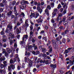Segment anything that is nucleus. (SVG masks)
I'll return each instance as SVG.
<instances>
[{
    "mask_svg": "<svg viewBox=\"0 0 74 74\" xmlns=\"http://www.w3.org/2000/svg\"><path fill=\"white\" fill-rule=\"evenodd\" d=\"M51 6L52 8L54 7V3H51Z\"/></svg>",
    "mask_w": 74,
    "mask_h": 74,
    "instance_id": "obj_47",
    "label": "nucleus"
},
{
    "mask_svg": "<svg viewBox=\"0 0 74 74\" xmlns=\"http://www.w3.org/2000/svg\"><path fill=\"white\" fill-rule=\"evenodd\" d=\"M17 68L18 70H21V67H20V66H19L18 65Z\"/></svg>",
    "mask_w": 74,
    "mask_h": 74,
    "instance_id": "obj_57",
    "label": "nucleus"
},
{
    "mask_svg": "<svg viewBox=\"0 0 74 74\" xmlns=\"http://www.w3.org/2000/svg\"><path fill=\"white\" fill-rule=\"evenodd\" d=\"M53 26L54 27H56V23H55L53 24Z\"/></svg>",
    "mask_w": 74,
    "mask_h": 74,
    "instance_id": "obj_51",
    "label": "nucleus"
},
{
    "mask_svg": "<svg viewBox=\"0 0 74 74\" xmlns=\"http://www.w3.org/2000/svg\"><path fill=\"white\" fill-rule=\"evenodd\" d=\"M45 13H47L48 12H49V11H48V10L46 8L45 10Z\"/></svg>",
    "mask_w": 74,
    "mask_h": 74,
    "instance_id": "obj_43",
    "label": "nucleus"
},
{
    "mask_svg": "<svg viewBox=\"0 0 74 74\" xmlns=\"http://www.w3.org/2000/svg\"><path fill=\"white\" fill-rule=\"evenodd\" d=\"M16 33L17 34H19V33H21V27H19V29L17 28L16 29Z\"/></svg>",
    "mask_w": 74,
    "mask_h": 74,
    "instance_id": "obj_8",
    "label": "nucleus"
},
{
    "mask_svg": "<svg viewBox=\"0 0 74 74\" xmlns=\"http://www.w3.org/2000/svg\"><path fill=\"white\" fill-rule=\"evenodd\" d=\"M72 11H74V5L72 4L71 6Z\"/></svg>",
    "mask_w": 74,
    "mask_h": 74,
    "instance_id": "obj_23",
    "label": "nucleus"
},
{
    "mask_svg": "<svg viewBox=\"0 0 74 74\" xmlns=\"http://www.w3.org/2000/svg\"><path fill=\"white\" fill-rule=\"evenodd\" d=\"M12 12L11 11H9V12L8 13L7 15L8 16H10L11 15H12Z\"/></svg>",
    "mask_w": 74,
    "mask_h": 74,
    "instance_id": "obj_16",
    "label": "nucleus"
},
{
    "mask_svg": "<svg viewBox=\"0 0 74 74\" xmlns=\"http://www.w3.org/2000/svg\"><path fill=\"white\" fill-rule=\"evenodd\" d=\"M50 66L53 70V72H52V73H53L54 71V69H55V68L56 67V65H54L53 64H50Z\"/></svg>",
    "mask_w": 74,
    "mask_h": 74,
    "instance_id": "obj_5",
    "label": "nucleus"
},
{
    "mask_svg": "<svg viewBox=\"0 0 74 74\" xmlns=\"http://www.w3.org/2000/svg\"><path fill=\"white\" fill-rule=\"evenodd\" d=\"M32 62H30L29 64V67H31L32 66Z\"/></svg>",
    "mask_w": 74,
    "mask_h": 74,
    "instance_id": "obj_56",
    "label": "nucleus"
},
{
    "mask_svg": "<svg viewBox=\"0 0 74 74\" xmlns=\"http://www.w3.org/2000/svg\"><path fill=\"white\" fill-rule=\"evenodd\" d=\"M40 29H41V28L40 27H38L37 29V31L38 32V31H39Z\"/></svg>",
    "mask_w": 74,
    "mask_h": 74,
    "instance_id": "obj_63",
    "label": "nucleus"
},
{
    "mask_svg": "<svg viewBox=\"0 0 74 74\" xmlns=\"http://www.w3.org/2000/svg\"><path fill=\"white\" fill-rule=\"evenodd\" d=\"M33 72H34V73H35V72L37 71V69H36V68H34L33 69Z\"/></svg>",
    "mask_w": 74,
    "mask_h": 74,
    "instance_id": "obj_59",
    "label": "nucleus"
},
{
    "mask_svg": "<svg viewBox=\"0 0 74 74\" xmlns=\"http://www.w3.org/2000/svg\"><path fill=\"white\" fill-rule=\"evenodd\" d=\"M20 23H23V20H22V18H21L20 19Z\"/></svg>",
    "mask_w": 74,
    "mask_h": 74,
    "instance_id": "obj_45",
    "label": "nucleus"
},
{
    "mask_svg": "<svg viewBox=\"0 0 74 74\" xmlns=\"http://www.w3.org/2000/svg\"><path fill=\"white\" fill-rule=\"evenodd\" d=\"M11 66H8V70L9 71H11Z\"/></svg>",
    "mask_w": 74,
    "mask_h": 74,
    "instance_id": "obj_58",
    "label": "nucleus"
},
{
    "mask_svg": "<svg viewBox=\"0 0 74 74\" xmlns=\"http://www.w3.org/2000/svg\"><path fill=\"white\" fill-rule=\"evenodd\" d=\"M46 8L47 9H48V10H51V7H50V5H48L47 6Z\"/></svg>",
    "mask_w": 74,
    "mask_h": 74,
    "instance_id": "obj_29",
    "label": "nucleus"
},
{
    "mask_svg": "<svg viewBox=\"0 0 74 74\" xmlns=\"http://www.w3.org/2000/svg\"><path fill=\"white\" fill-rule=\"evenodd\" d=\"M10 67L13 70H14V69H15V65H14L12 64H11L10 65Z\"/></svg>",
    "mask_w": 74,
    "mask_h": 74,
    "instance_id": "obj_17",
    "label": "nucleus"
},
{
    "mask_svg": "<svg viewBox=\"0 0 74 74\" xmlns=\"http://www.w3.org/2000/svg\"><path fill=\"white\" fill-rule=\"evenodd\" d=\"M69 32V30H66L65 32H64V33H65V34H67L68 32Z\"/></svg>",
    "mask_w": 74,
    "mask_h": 74,
    "instance_id": "obj_50",
    "label": "nucleus"
},
{
    "mask_svg": "<svg viewBox=\"0 0 74 74\" xmlns=\"http://www.w3.org/2000/svg\"><path fill=\"white\" fill-rule=\"evenodd\" d=\"M58 11V9L57 8L54 9V12L56 13Z\"/></svg>",
    "mask_w": 74,
    "mask_h": 74,
    "instance_id": "obj_48",
    "label": "nucleus"
},
{
    "mask_svg": "<svg viewBox=\"0 0 74 74\" xmlns=\"http://www.w3.org/2000/svg\"><path fill=\"white\" fill-rule=\"evenodd\" d=\"M7 51L8 52V53L10 54L11 53V50L9 48H7Z\"/></svg>",
    "mask_w": 74,
    "mask_h": 74,
    "instance_id": "obj_26",
    "label": "nucleus"
},
{
    "mask_svg": "<svg viewBox=\"0 0 74 74\" xmlns=\"http://www.w3.org/2000/svg\"><path fill=\"white\" fill-rule=\"evenodd\" d=\"M30 55V53H27V51H25V55H26V56H27V55H28V56H29Z\"/></svg>",
    "mask_w": 74,
    "mask_h": 74,
    "instance_id": "obj_30",
    "label": "nucleus"
},
{
    "mask_svg": "<svg viewBox=\"0 0 74 74\" xmlns=\"http://www.w3.org/2000/svg\"><path fill=\"white\" fill-rule=\"evenodd\" d=\"M3 63L4 64V65L6 67V66H7V65H8V63H7V61H4L3 62Z\"/></svg>",
    "mask_w": 74,
    "mask_h": 74,
    "instance_id": "obj_20",
    "label": "nucleus"
},
{
    "mask_svg": "<svg viewBox=\"0 0 74 74\" xmlns=\"http://www.w3.org/2000/svg\"><path fill=\"white\" fill-rule=\"evenodd\" d=\"M71 59H72L73 61H71V60H69V62H70V63H69L70 64L67 67V69H70V66H72V65H73L74 64V56H72L71 58Z\"/></svg>",
    "mask_w": 74,
    "mask_h": 74,
    "instance_id": "obj_1",
    "label": "nucleus"
},
{
    "mask_svg": "<svg viewBox=\"0 0 74 74\" xmlns=\"http://www.w3.org/2000/svg\"><path fill=\"white\" fill-rule=\"evenodd\" d=\"M42 52H46V50L44 48L42 49Z\"/></svg>",
    "mask_w": 74,
    "mask_h": 74,
    "instance_id": "obj_46",
    "label": "nucleus"
},
{
    "mask_svg": "<svg viewBox=\"0 0 74 74\" xmlns=\"http://www.w3.org/2000/svg\"><path fill=\"white\" fill-rule=\"evenodd\" d=\"M25 61V62H26L27 61V58L26 57H25L24 58Z\"/></svg>",
    "mask_w": 74,
    "mask_h": 74,
    "instance_id": "obj_52",
    "label": "nucleus"
},
{
    "mask_svg": "<svg viewBox=\"0 0 74 74\" xmlns=\"http://www.w3.org/2000/svg\"><path fill=\"white\" fill-rule=\"evenodd\" d=\"M51 30L53 33H56V30L55 28H53L51 29Z\"/></svg>",
    "mask_w": 74,
    "mask_h": 74,
    "instance_id": "obj_15",
    "label": "nucleus"
},
{
    "mask_svg": "<svg viewBox=\"0 0 74 74\" xmlns=\"http://www.w3.org/2000/svg\"><path fill=\"white\" fill-rule=\"evenodd\" d=\"M14 34H12L11 35V38H14Z\"/></svg>",
    "mask_w": 74,
    "mask_h": 74,
    "instance_id": "obj_60",
    "label": "nucleus"
},
{
    "mask_svg": "<svg viewBox=\"0 0 74 74\" xmlns=\"http://www.w3.org/2000/svg\"><path fill=\"white\" fill-rule=\"evenodd\" d=\"M49 49L48 52L49 53H51V52L52 51V47L51 46L49 47Z\"/></svg>",
    "mask_w": 74,
    "mask_h": 74,
    "instance_id": "obj_10",
    "label": "nucleus"
},
{
    "mask_svg": "<svg viewBox=\"0 0 74 74\" xmlns=\"http://www.w3.org/2000/svg\"><path fill=\"white\" fill-rule=\"evenodd\" d=\"M32 47L34 48V50H36L37 49V46L34 43L32 44Z\"/></svg>",
    "mask_w": 74,
    "mask_h": 74,
    "instance_id": "obj_9",
    "label": "nucleus"
},
{
    "mask_svg": "<svg viewBox=\"0 0 74 74\" xmlns=\"http://www.w3.org/2000/svg\"><path fill=\"white\" fill-rule=\"evenodd\" d=\"M40 23H41V22H42V19H41V18H39V19L37 20V23H40Z\"/></svg>",
    "mask_w": 74,
    "mask_h": 74,
    "instance_id": "obj_24",
    "label": "nucleus"
},
{
    "mask_svg": "<svg viewBox=\"0 0 74 74\" xmlns=\"http://www.w3.org/2000/svg\"><path fill=\"white\" fill-rule=\"evenodd\" d=\"M42 38L43 40H45V41H47V38L46 37H43Z\"/></svg>",
    "mask_w": 74,
    "mask_h": 74,
    "instance_id": "obj_39",
    "label": "nucleus"
},
{
    "mask_svg": "<svg viewBox=\"0 0 74 74\" xmlns=\"http://www.w3.org/2000/svg\"><path fill=\"white\" fill-rule=\"evenodd\" d=\"M44 4V2H41L40 3V5H43Z\"/></svg>",
    "mask_w": 74,
    "mask_h": 74,
    "instance_id": "obj_64",
    "label": "nucleus"
},
{
    "mask_svg": "<svg viewBox=\"0 0 74 74\" xmlns=\"http://www.w3.org/2000/svg\"><path fill=\"white\" fill-rule=\"evenodd\" d=\"M52 15H53L52 16V18H53V17H54V16H56V13L53 12L52 13Z\"/></svg>",
    "mask_w": 74,
    "mask_h": 74,
    "instance_id": "obj_25",
    "label": "nucleus"
},
{
    "mask_svg": "<svg viewBox=\"0 0 74 74\" xmlns=\"http://www.w3.org/2000/svg\"><path fill=\"white\" fill-rule=\"evenodd\" d=\"M0 73H1V74H5V70H0Z\"/></svg>",
    "mask_w": 74,
    "mask_h": 74,
    "instance_id": "obj_13",
    "label": "nucleus"
},
{
    "mask_svg": "<svg viewBox=\"0 0 74 74\" xmlns=\"http://www.w3.org/2000/svg\"><path fill=\"white\" fill-rule=\"evenodd\" d=\"M67 23H68L67 21H65L63 23V24L64 25H67Z\"/></svg>",
    "mask_w": 74,
    "mask_h": 74,
    "instance_id": "obj_54",
    "label": "nucleus"
},
{
    "mask_svg": "<svg viewBox=\"0 0 74 74\" xmlns=\"http://www.w3.org/2000/svg\"><path fill=\"white\" fill-rule=\"evenodd\" d=\"M52 42H53V44L54 45L56 44V41L55 40H52Z\"/></svg>",
    "mask_w": 74,
    "mask_h": 74,
    "instance_id": "obj_22",
    "label": "nucleus"
},
{
    "mask_svg": "<svg viewBox=\"0 0 74 74\" xmlns=\"http://www.w3.org/2000/svg\"><path fill=\"white\" fill-rule=\"evenodd\" d=\"M29 34L30 38H29V39H30V38H32V37L33 36V32L32 31H31L29 33Z\"/></svg>",
    "mask_w": 74,
    "mask_h": 74,
    "instance_id": "obj_12",
    "label": "nucleus"
},
{
    "mask_svg": "<svg viewBox=\"0 0 74 74\" xmlns=\"http://www.w3.org/2000/svg\"><path fill=\"white\" fill-rule=\"evenodd\" d=\"M66 17H65L64 18H62V22H64L66 21Z\"/></svg>",
    "mask_w": 74,
    "mask_h": 74,
    "instance_id": "obj_49",
    "label": "nucleus"
},
{
    "mask_svg": "<svg viewBox=\"0 0 74 74\" xmlns=\"http://www.w3.org/2000/svg\"><path fill=\"white\" fill-rule=\"evenodd\" d=\"M21 4V5H20V9L23 10L25 8H26V4H22V3Z\"/></svg>",
    "mask_w": 74,
    "mask_h": 74,
    "instance_id": "obj_4",
    "label": "nucleus"
},
{
    "mask_svg": "<svg viewBox=\"0 0 74 74\" xmlns=\"http://www.w3.org/2000/svg\"><path fill=\"white\" fill-rule=\"evenodd\" d=\"M13 42V40H12L10 41V45H12V43Z\"/></svg>",
    "mask_w": 74,
    "mask_h": 74,
    "instance_id": "obj_41",
    "label": "nucleus"
},
{
    "mask_svg": "<svg viewBox=\"0 0 74 74\" xmlns=\"http://www.w3.org/2000/svg\"><path fill=\"white\" fill-rule=\"evenodd\" d=\"M21 14L22 16H23V18H24V17L25 16V14H24V13H23V12H21Z\"/></svg>",
    "mask_w": 74,
    "mask_h": 74,
    "instance_id": "obj_36",
    "label": "nucleus"
},
{
    "mask_svg": "<svg viewBox=\"0 0 74 74\" xmlns=\"http://www.w3.org/2000/svg\"><path fill=\"white\" fill-rule=\"evenodd\" d=\"M1 35H4V32L3 31V30L1 32Z\"/></svg>",
    "mask_w": 74,
    "mask_h": 74,
    "instance_id": "obj_44",
    "label": "nucleus"
},
{
    "mask_svg": "<svg viewBox=\"0 0 74 74\" xmlns=\"http://www.w3.org/2000/svg\"><path fill=\"white\" fill-rule=\"evenodd\" d=\"M15 4H16V1H14L12 3V4H13V5H15Z\"/></svg>",
    "mask_w": 74,
    "mask_h": 74,
    "instance_id": "obj_62",
    "label": "nucleus"
},
{
    "mask_svg": "<svg viewBox=\"0 0 74 74\" xmlns=\"http://www.w3.org/2000/svg\"><path fill=\"white\" fill-rule=\"evenodd\" d=\"M16 19H16V18H14V19L13 21V23H16Z\"/></svg>",
    "mask_w": 74,
    "mask_h": 74,
    "instance_id": "obj_55",
    "label": "nucleus"
},
{
    "mask_svg": "<svg viewBox=\"0 0 74 74\" xmlns=\"http://www.w3.org/2000/svg\"><path fill=\"white\" fill-rule=\"evenodd\" d=\"M51 22L52 23H55V20H54L53 18H52L51 20Z\"/></svg>",
    "mask_w": 74,
    "mask_h": 74,
    "instance_id": "obj_53",
    "label": "nucleus"
},
{
    "mask_svg": "<svg viewBox=\"0 0 74 74\" xmlns=\"http://www.w3.org/2000/svg\"><path fill=\"white\" fill-rule=\"evenodd\" d=\"M31 13V15L32 16H33V17H34V18H36V14H35V13Z\"/></svg>",
    "mask_w": 74,
    "mask_h": 74,
    "instance_id": "obj_34",
    "label": "nucleus"
},
{
    "mask_svg": "<svg viewBox=\"0 0 74 74\" xmlns=\"http://www.w3.org/2000/svg\"><path fill=\"white\" fill-rule=\"evenodd\" d=\"M74 18V16H72V17L71 18L69 17V21H71V19H73Z\"/></svg>",
    "mask_w": 74,
    "mask_h": 74,
    "instance_id": "obj_37",
    "label": "nucleus"
},
{
    "mask_svg": "<svg viewBox=\"0 0 74 74\" xmlns=\"http://www.w3.org/2000/svg\"><path fill=\"white\" fill-rule=\"evenodd\" d=\"M8 28H9L10 29H6L5 30V33H9L10 31V30H11L12 29V25L11 24V23H10L7 26Z\"/></svg>",
    "mask_w": 74,
    "mask_h": 74,
    "instance_id": "obj_2",
    "label": "nucleus"
},
{
    "mask_svg": "<svg viewBox=\"0 0 74 74\" xmlns=\"http://www.w3.org/2000/svg\"><path fill=\"white\" fill-rule=\"evenodd\" d=\"M54 48L55 49H58V45H56H56H54Z\"/></svg>",
    "mask_w": 74,
    "mask_h": 74,
    "instance_id": "obj_19",
    "label": "nucleus"
},
{
    "mask_svg": "<svg viewBox=\"0 0 74 74\" xmlns=\"http://www.w3.org/2000/svg\"><path fill=\"white\" fill-rule=\"evenodd\" d=\"M59 16H58V17H57L56 20V22H59Z\"/></svg>",
    "mask_w": 74,
    "mask_h": 74,
    "instance_id": "obj_32",
    "label": "nucleus"
},
{
    "mask_svg": "<svg viewBox=\"0 0 74 74\" xmlns=\"http://www.w3.org/2000/svg\"><path fill=\"white\" fill-rule=\"evenodd\" d=\"M5 56L7 57V58H8V56H9V55L8 53L6 52L5 53Z\"/></svg>",
    "mask_w": 74,
    "mask_h": 74,
    "instance_id": "obj_31",
    "label": "nucleus"
},
{
    "mask_svg": "<svg viewBox=\"0 0 74 74\" xmlns=\"http://www.w3.org/2000/svg\"><path fill=\"white\" fill-rule=\"evenodd\" d=\"M1 68V69H3V68H4V67H6L5 66V65H4V64H0V65Z\"/></svg>",
    "mask_w": 74,
    "mask_h": 74,
    "instance_id": "obj_27",
    "label": "nucleus"
},
{
    "mask_svg": "<svg viewBox=\"0 0 74 74\" xmlns=\"http://www.w3.org/2000/svg\"><path fill=\"white\" fill-rule=\"evenodd\" d=\"M28 37V36L27 35H24L22 38V40L23 41L25 40V39H27V38Z\"/></svg>",
    "mask_w": 74,
    "mask_h": 74,
    "instance_id": "obj_11",
    "label": "nucleus"
},
{
    "mask_svg": "<svg viewBox=\"0 0 74 74\" xmlns=\"http://www.w3.org/2000/svg\"><path fill=\"white\" fill-rule=\"evenodd\" d=\"M32 53L34 55H37L40 54V52L38 51H37L36 52H35L34 51H33Z\"/></svg>",
    "mask_w": 74,
    "mask_h": 74,
    "instance_id": "obj_7",
    "label": "nucleus"
},
{
    "mask_svg": "<svg viewBox=\"0 0 74 74\" xmlns=\"http://www.w3.org/2000/svg\"><path fill=\"white\" fill-rule=\"evenodd\" d=\"M10 64H13V63L14 64V60L12 59H11L10 60Z\"/></svg>",
    "mask_w": 74,
    "mask_h": 74,
    "instance_id": "obj_21",
    "label": "nucleus"
},
{
    "mask_svg": "<svg viewBox=\"0 0 74 74\" xmlns=\"http://www.w3.org/2000/svg\"><path fill=\"white\" fill-rule=\"evenodd\" d=\"M24 42V40L23 41H21L20 42V44L21 45H23V46L24 45H25V42Z\"/></svg>",
    "mask_w": 74,
    "mask_h": 74,
    "instance_id": "obj_14",
    "label": "nucleus"
},
{
    "mask_svg": "<svg viewBox=\"0 0 74 74\" xmlns=\"http://www.w3.org/2000/svg\"><path fill=\"white\" fill-rule=\"evenodd\" d=\"M2 51L3 53H6V51H5V49H2Z\"/></svg>",
    "mask_w": 74,
    "mask_h": 74,
    "instance_id": "obj_40",
    "label": "nucleus"
},
{
    "mask_svg": "<svg viewBox=\"0 0 74 74\" xmlns=\"http://www.w3.org/2000/svg\"><path fill=\"white\" fill-rule=\"evenodd\" d=\"M40 63H42L44 64V63H45V64H48V63H49L48 61V60L46 61V60H41L40 61Z\"/></svg>",
    "mask_w": 74,
    "mask_h": 74,
    "instance_id": "obj_6",
    "label": "nucleus"
},
{
    "mask_svg": "<svg viewBox=\"0 0 74 74\" xmlns=\"http://www.w3.org/2000/svg\"><path fill=\"white\" fill-rule=\"evenodd\" d=\"M40 5V3L38 2L37 4V6H38L37 7V11H38V12H39L40 14L42 13V10L40 8V7H39Z\"/></svg>",
    "mask_w": 74,
    "mask_h": 74,
    "instance_id": "obj_3",
    "label": "nucleus"
},
{
    "mask_svg": "<svg viewBox=\"0 0 74 74\" xmlns=\"http://www.w3.org/2000/svg\"><path fill=\"white\" fill-rule=\"evenodd\" d=\"M63 8H65V9H67V4H64L63 6Z\"/></svg>",
    "mask_w": 74,
    "mask_h": 74,
    "instance_id": "obj_28",
    "label": "nucleus"
},
{
    "mask_svg": "<svg viewBox=\"0 0 74 74\" xmlns=\"http://www.w3.org/2000/svg\"><path fill=\"white\" fill-rule=\"evenodd\" d=\"M39 13H36V14L35 15V18H37V17H38V16H39Z\"/></svg>",
    "mask_w": 74,
    "mask_h": 74,
    "instance_id": "obj_35",
    "label": "nucleus"
},
{
    "mask_svg": "<svg viewBox=\"0 0 74 74\" xmlns=\"http://www.w3.org/2000/svg\"><path fill=\"white\" fill-rule=\"evenodd\" d=\"M61 7H62V6L61 5V4H59L58 5L57 8L58 9H59L60 8H61Z\"/></svg>",
    "mask_w": 74,
    "mask_h": 74,
    "instance_id": "obj_38",
    "label": "nucleus"
},
{
    "mask_svg": "<svg viewBox=\"0 0 74 74\" xmlns=\"http://www.w3.org/2000/svg\"><path fill=\"white\" fill-rule=\"evenodd\" d=\"M62 41L63 43H65L66 42V39L63 38L62 40Z\"/></svg>",
    "mask_w": 74,
    "mask_h": 74,
    "instance_id": "obj_33",
    "label": "nucleus"
},
{
    "mask_svg": "<svg viewBox=\"0 0 74 74\" xmlns=\"http://www.w3.org/2000/svg\"><path fill=\"white\" fill-rule=\"evenodd\" d=\"M23 4H28V1H25L24 2V3H23Z\"/></svg>",
    "mask_w": 74,
    "mask_h": 74,
    "instance_id": "obj_61",
    "label": "nucleus"
},
{
    "mask_svg": "<svg viewBox=\"0 0 74 74\" xmlns=\"http://www.w3.org/2000/svg\"><path fill=\"white\" fill-rule=\"evenodd\" d=\"M33 48V46L32 45H30L28 46V49H31V48Z\"/></svg>",
    "mask_w": 74,
    "mask_h": 74,
    "instance_id": "obj_42",
    "label": "nucleus"
},
{
    "mask_svg": "<svg viewBox=\"0 0 74 74\" xmlns=\"http://www.w3.org/2000/svg\"><path fill=\"white\" fill-rule=\"evenodd\" d=\"M5 60V57H2L1 58H0V65L1 64V61H3V60Z\"/></svg>",
    "mask_w": 74,
    "mask_h": 74,
    "instance_id": "obj_18",
    "label": "nucleus"
}]
</instances>
